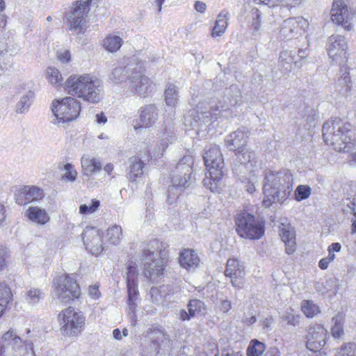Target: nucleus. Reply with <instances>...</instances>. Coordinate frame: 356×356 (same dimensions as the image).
<instances>
[{
    "label": "nucleus",
    "mask_w": 356,
    "mask_h": 356,
    "mask_svg": "<svg viewBox=\"0 0 356 356\" xmlns=\"http://www.w3.org/2000/svg\"><path fill=\"white\" fill-rule=\"evenodd\" d=\"M322 134L324 142L337 152H350L355 147V134L350 124L340 118L325 122Z\"/></svg>",
    "instance_id": "nucleus-1"
},
{
    "label": "nucleus",
    "mask_w": 356,
    "mask_h": 356,
    "mask_svg": "<svg viewBox=\"0 0 356 356\" xmlns=\"http://www.w3.org/2000/svg\"><path fill=\"white\" fill-rule=\"evenodd\" d=\"M69 94L77 96L91 103L101 99L103 90L102 81L96 76L89 74L71 75L65 82Z\"/></svg>",
    "instance_id": "nucleus-2"
},
{
    "label": "nucleus",
    "mask_w": 356,
    "mask_h": 356,
    "mask_svg": "<svg viewBox=\"0 0 356 356\" xmlns=\"http://www.w3.org/2000/svg\"><path fill=\"white\" fill-rule=\"evenodd\" d=\"M22 339L16 331L10 329L0 337V356H36L34 349L33 335L29 336L30 329Z\"/></svg>",
    "instance_id": "nucleus-3"
},
{
    "label": "nucleus",
    "mask_w": 356,
    "mask_h": 356,
    "mask_svg": "<svg viewBox=\"0 0 356 356\" xmlns=\"http://www.w3.org/2000/svg\"><path fill=\"white\" fill-rule=\"evenodd\" d=\"M241 93L236 86H232L227 91L223 102H219L214 108L213 106L200 103L196 110L193 111L192 115L195 122L198 124H205L216 119L218 111L229 110L231 107L240 104L241 102Z\"/></svg>",
    "instance_id": "nucleus-4"
},
{
    "label": "nucleus",
    "mask_w": 356,
    "mask_h": 356,
    "mask_svg": "<svg viewBox=\"0 0 356 356\" xmlns=\"http://www.w3.org/2000/svg\"><path fill=\"white\" fill-rule=\"evenodd\" d=\"M203 159L208 172L205 174L202 183L211 192H219L223 167V158L219 147L211 145L205 150Z\"/></svg>",
    "instance_id": "nucleus-5"
},
{
    "label": "nucleus",
    "mask_w": 356,
    "mask_h": 356,
    "mask_svg": "<svg viewBox=\"0 0 356 356\" xmlns=\"http://www.w3.org/2000/svg\"><path fill=\"white\" fill-rule=\"evenodd\" d=\"M193 164V157L184 156L172 171L171 185L169 186L167 197L169 204L175 203L182 189L189 186Z\"/></svg>",
    "instance_id": "nucleus-6"
},
{
    "label": "nucleus",
    "mask_w": 356,
    "mask_h": 356,
    "mask_svg": "<svg viewBox=\"0 0 356 356\" xmlns=\"http://www.w3.org/2000/svg\"><path fill=\"white\" fill-rule=\"evenodd\" d=\"M60 330L68 337H76L83 330L86 318L83 314L72 307L62 310L58 315Z\"/></svg>",
    "instance_id": "nucleus-7"
},
{
    "label": "nucleus",
    "mask_w": 356,
    "mask_h": 356,
    "mask_svg": "<svg viewBox=\"0 0 356 356\" xmlns=\"http://www.w3.org/2000/svg\"><path fill=\"white\" fill-rule=\"evenodd\" d=\"M51 111L55 117L54 124L65 123L77 118L81 111L80 102L71 97L52 102Z\"/></svg>",
    "instance_id": "nucleus-8"
},
{
    "label": "nucleus",
    "mask_w": 356,
    "mask_h": 356,
    "mask_svg": "<svg viewBox=\"0 0 356 356\" xmlns=\"http://www.w3.org/2000/svg\"><path fill=\"white\" fill-rule=\"evenodd\" d=\"M92 0H79L73 3L66 13V24L69 31L79 34L83 32L86 17L90 11Z\"/></svg>",
    "instance_id": "nucleus-9"
},
{
    "label": "nucleus",
    "mask_w": 356,
    "mask_h": 356,
    "mask_svg": "<svg viewBox=\"0 0 356 356\" xmlns=\"http://www.w3.org/2000/svg\"><path fill=\"white\" fill-rule=\"evenodd\" d=\"M236 225V232L242 238L259 239L264 234L263 222L256 219L254 216L248 213L238 214Z\"/></svg>",
    "instance_id": "nucleus-10"
},
{
    "label": "nucleus",
    "mask_w": 356,
    "mask_h": 356,
    "mask_svg": "<svg viewBox=\"0 0 356 356\" xmlns=\"http://www.w3.org/2000/svg\"><path fill=\"white\" fill-rule=\"evenodd\" d=\"M54 298L60 302L67 303L78 298L81 289L76 282L68 275H63L54 280Z\"/></svg>",
    "instance_id": "nucleus-11"
},
{
    "label": "nucleus",
    "mask_w": 356,
    "mask_h": 356,
    "mask_svg": "<svg viewBox=\"0 0 356 356\" xmlns=\"http://www.w3.org/2000/svg\"><path fill=\"white\" fill-rule=\"evenodd\" d=\"M264 180V199L263 204L266 207H269L273 202H278L280 200L281 182L280 179V172H274L270 170L267 171Z\"/></svg>",
    "instance_id": "nucleus-12"
},
{
    "label": "nucleus",
    "mask_w": 356,
    "mask_h": 356,
    "mask_svg": "<svg viewBox=\"0 0 356 356\" xmlns=\"http://www.w3.org/2000/svg\"><path fill=\"white\" fill-rule=\"evenodd\" d=\"M348 42L341 35H332L327 39L326 49L332 62L341 64L347 59Z\"/></svg>",
    "instance_id": "nucleus-13"
},
{
    "label": "nucleus",
    "mask_w": 356,
    "mask_h": 356,
    "mask_svg": "<svg viewBox=\"0 0 356 356\" xmlns=\"http://www.w3.org/2000/svg\"><path fill=\"white\" fill-rule=\"evenodd\" d=\"M144 275L154 281L163 275L164 270V261L161 257H156L155 253L149 250H145L142 253Z\"/></svg>",
    "instance_id": "nucleus-14"
},
{
    "label": "nucleus",
    "mask_w": 356,
    "mask_h": 356,
    "mask_svg": "<svg viewBox=\"0 0 356 356\" xmlns=\"http://www.w3.org/2000/svg\"><path fill=\"white\" fill-rule=\"evenodd\" d=\"M330 15L334 23L341 26L346 31L353 29L351 20L353 15L343 0H334Z\"/></svg>",
    "instance_id": "nucleus-15"
},
{
    "label": "nucleus",
    "mask_w": 356,
    "mask_h": 356,
    "mask_svg": "<svg viewBox=\"0 0 356 356\" xmlns=\"http://www.w3.org/2000/svg\"><path fill=\"white\" fill-rule=\"evenodd\" d=\"M103 233L94 227H87L82 232L86 248L92 254L98 255L104 250Z\"/></svg>",
    "instance_id": "nucleus-16"
},
{
    "label": "nucleus",
    "mask_w": 356,
    "mask_h": 356,
    "mask_svg": "<svg viewBox=\"0 0 356 356\" xmlns=\"http://www.w3.org/2000/svg\"><path fill=\"white\" fill-rule=\"evenodd\" d=\"M225 275L231 279L234 287L241 289L244 284L245 275L243 264L236 258H230L227 261Z\"/></svg>",
    "instance_id": "nucleus-17"
},
{
    "label": "nucleus",
    "mask_w": 356,
    "mask_h": 356,
    "mask_svg": "<svg viewBox=\"0 0 356 356\" xmlns=\"http://www.w3.org/2000/svg\"><path fill=\"white\" fill-rule=\"evenodd\" d=\"M143 67L139 69H131V72L129 74V87L138 95H145L149 90L152 82L146 76L143 74Z\"/></svg>",
    "instance_id": "nucleus-18"
},
{
    "label": "nucleus",
    "mask_w": 356,
    "mask_h": 356,
    "mask_svg": "<svg viewBox=\"0 0 356 356\" xmlns=\"http://www.w3.org/2000/svg\"><path fill=\"white\" fill-rule=\"evenodd\" d=\"M44 197L42 189L35 186H24L17 190L15 193L16 202L19 205H24L37 202Z\"/></svg>",
    "instance_id": "nucleus-19"
},
{
    "label": "nucleus",
    "mask_w": 356,
    "mask_h": 356,
    "mask_svg": "<svg viewBox=\"0 0 356 356\" xmlns=\"http://www.w3.org/2000/svg\"><path fill=\"white\" fill-rule=\"evenodd\" d=\"M139 114L140 123L134 124L135 129L152 127L159 118V110L152 104L142 106L139 110Z\"/></svg>",
    "instance_id": "nucleus-20"
},
{
    "label": "nucleus",
    "mask_w": 356,
    "mask_h": 356,
    "mask_svg": "<svg viewBox=\"0 0 356 356\" xmlns=\"http://www.w3.org/2000/svg\"><path fill=\"white\" fill-rule=\"evenodd\" d=\"M236 161L241 163L249 173L259 172V168L257 165V160L256 154L254 152L249 149H243L236 153Z\"/></svg>",
    "instance_id": "nucleus-21"
},
{
    "label": "nucleus",
    "mask_w": 356,
    "mask_h": 356,
    "mask_svg": "<svg viewBox=\"0 0 356 356\" xmlns=\"http://www.w3.org/2000/svg\"><path fill=\"white\" fill-rule=\"evenodd\" d=\"M248 138L245 131L239 129L227 136L225 143L229 150L238 152L246 145Z\"/></svg>",
    "instance_id": "nucleus-22"
},
{
    "label": "nucleus",
    "mask_w": 356,
    "mask_h": 356,
    "mask_svg": "<svg viewBox=\"0 0 356 356\" xmlns=\"http://www.w3.org/2000/svg\"><path fill=\"white\" fill-rule=\"evenodd\" d=\"M279 228V234L285 244L286 252L288 254L293 253L296 250V238L293 228L289 223H282Z\"/></svg>",
    "instance_id": "nucleus-23"
},
{
    "label": "nucleus",
    "mask_w": 356,
    "mask_h": 356,
    "mask_svg": "<svg viewBox=\"0 0 356 356\" xmlns=\"http://www.w3.org/2000/svg\"><path fill=\"white\" fill-rule=\"evenodd\" d=\"M25 216L29 220L40 225H44L50 220L47 211L39 207H29L25 211Z\"/></svg>",
    "instance_id": "nucleus-24"
},
{
    "label": "nucleus",
    "mask_w": 356,
    "mask_h": 356,
    "mask_svg": "<svg viewBox=\"0 0 356 356\" xmlns=\"http://www.w3.org/2000/svg\"><path fill=\"white\" fill-rule=\"evenodd\" d=\"M176 139V137L174 134V128L172 127H169L168 128H165V130L162 132L160 140V146L159 147V150L154 149L152 152H150V156L152 159L161 157L163 152L167 149L169 144L172 143Z\"/></svg>",
    "instance_id": "nucleus-25"
},
{
    "label": "nucleus",
    "mask_w": 356,
    "mask_h": 356,
    "mask_svg": "<svg viewBox=\"0 0 356 356\" xmlns=\"http://www.w3.org/2000/svg\"><path fill=\"white\" fill-rule=\"evenodd\" d=\"M129 168L127 176L129 181L136 182L138 179L142 177L144 172L145 163L138 156H132L129 159Z\"/></svg>",
    "instance_id": "nucleus-26"
},
{
    "label": "nucleus",
    "mask_w": 356,
    "mask_h": 356,
    "mask_svg": "<svg viewBox=\"0 0 356 356\" xmlns=\"http://www.w3.org/2000/svg\"><path fill=\"white\" fill-rule=\"evenodd\" d=\"M180 265L188 270H194L200 264V258L194 250H184L179 256Z\"/></svg>",
    "instance_id": "nucleus-27"
},
{
    "label": "nucleus",
    "mask_w": 356,
    "mask_h": 356,
    "mask_svg": "<svg viewBox=\"0 0 356 356\" xmlns=\"http://www.w3.org/2000/svg\"><path fill=\"white\" fill-rule=\"evenodd\" d=\"M298 29V23L296 19H287L281 25L279 37L282 40H290L296 35Z\"/></svg>",
    "instance_id": "nucleus-28"
},
{
    "label": "nucleus",
    "mask_w": 356,
    "mask_h": 356,
    "mask_svg": "<svg viewBox=\"0 0 356 356\" xmlns=\"http://www.w3.org/2000/svg\"><path fill=\"white\" fill-rule=\"evenodd\" d=\"M229 19V13L226 10H222L217 16L214 26L211 31V36L217 38L222 35L228 26Z\"/></svg>",
    "instance_id": "nucleus-29"
},
{
    "label": "nucleus",
    "mask_w": 356,
    "mask_h": 356,
    "mask_svg": "<svg viewBox=\"0 0 356 356\" xmlns=\"http://www.w3.org/2000/svg\"><path fill=\"white\" fill-rule=\"evenodd\" d=\"M327 331L321 325L317 324L313 327V353L318 351L325 343Z\"/></svg>",
    "instance_id": "nucleus-30"
},
{
    "label": "nucleus",
    "mask_w": 356,
    "mask_h": 356,
    "mask_svg": "<svg viewBox=\"0 0 356 356\" xmlns=\"http://www.w3.org/2000/svg\"><path fill=\"white\" fill-rule=\"evenodd\" d=\"M128 293V309L131 318H136V308L137 307V300H138V283L127 284Z\"/></svg>",
    "instance_id": "nucleus-31"
},
{
    "label": "nucleus",
    "mask_w": 356,
    "mask_h": 356,
    "mask_svg": "<svg viewBox=\"0 0 356 356\" xmlns=\"http://www.w3.org/2000/svg\"><path fill=\"white\" fill-rule=\"evenodd\" d=\"M81 167L86 175H91L101 169L100 161L95 158H90L88 155H83L81 160Z\"/></svg>",
    "instance_id": "nucleus-32"
},
{
    "label": "nucleus",
    "mask_w": 356,
    "mask_h": 356,
    "mask_svg": "<svg viewBox=\"0 0 356 356\" xmlns=\"http://www.w3.org/2000/svg\"><path fill=\"white\" fill-rule=\"evenodd\" d=\"M122 43V39L120 35L109 34L103 40L102 45L107 51L115 53L120 49Z\"/></svg>",
    "instance_id": "nucleus-33"
},
{
    "label": "nucleus",
    "mask_w": 356,
    "mask_h": 356,
    "mask_svg": "<svg viewBox=\"0 0 356 356\" xmlns=\"http://www.w3.org/2000/svg\"><path fill=\"white\" fill-rule=\"evenodd\" d=\"M106 241L111 245H118L123 239L122 227L118 225H113L106 229Z\"/></svg>",
    "instance_id": "nucleus-34"
},
{
    "label": "nucleus",
    "mask_w": 356,
    "mask_h": 356,
    "mask_svg": "<svg viewBox=\"0 0 356 356\" xmlns=\"http://www.w3.org/2000/svg\"><path fill=\"white\" fill-rule=\"evenodd\" d=\"M164 99L166 106L175 108L179 101V90L176 86L168 83L164 91Z\"/></svg>",
    "instance_id": "nucleus-35"
},
{
    "label": "nucleus",
    "mask_w": 356,
    "mask_h": 356,
    "mask_svg": "<svg viewBox=\"0 0 356 356\" xmlns=\"http://www.w3.org/2000/svg\"><path fill=\"white\" fill-rule=\"evenodd\" d=\"M280 179L281 182V191L284 195H289L291 191L293 184V175L289 170L280 171Z\"/></svg>",
    "instance_id": "nucleus-36"
},
{
    "label": "nucleus",
    "mask_w": 356,
    "mask_h": 356,
    "mask_svg": "<svg viewBox=\"0 0 356 356\" xmlns=\"http://www.w3.org/2000/svg\"><path fill=\"white\" fill-rule=\"evenodd\" d=\"M34 98V92L31 90H28L19 99V102L15 106V111L17 113L22 114L26 113Z\"/></svg>",
    "instance_id": "nucleus-37"
},
{
    "label": "nucleus",
    "mask_w": 356,
    "mask_h": 356,
    "mask_svg": "<svg viewBox=\"0 0 356 356\" xmlns=\"http://www.w3.org/2000/svg\"><path fill=\"white\" fill-rule=\"evenodd\" d=\"M188 309L191 313V316L194 317L204 316L207 314V307L205 304L197 299L191 300L188 305Z\"/></svg>",
    "instance_id": "nucleus-38"
},
{
    "label": "nucleus",
    "mask_w": 356,
    "mask_h": 356,
    "mask_svg": "<svg viewBox=\"0 0 356 356\" xmlns=\"http://www.w3.org/2000/svg\"><path fill=\"white\" fill-rule=\"evenodd\" d=\"M132 68L127 69L126 67L118 66L115 67L111 74H109V80L115 83L119 84L129 79V75H127L129 70L131 72Z\"/></svg>",
    "instance_id": "nucleus-39"
},
{
    "label": "nucleus",
    "mask_w": 356,
    "mask_h": 356,
    "mask_svg": "<svg viewBox=\"0 0 356 356\" xmlns=\"http://www.w3.org/2000/svg\"><path fill=\"white\" fill-rule=\"evenodd\" d=\"M46 78L49 83L55 87L63 85V78L60 72L54 67H48L45 72Z\"/></svg>",
    "instance_id": "nucleus-40"
},
{
    "label": "nucleus",
    "mask_w": 356,
    "mask_h": 356,
    "mask_svg": "<svg viewBox=\"0 0 356 356\" xmlns=\"http://www.w3.org/2000/svg\"><path fill=\"white\" fill-rule=\"evenodd\" d=\"M13 299L10 288L5 282H0V304L5 308Z\"/></svg>",
    "instance_id": "nucleus-41"
},
{
    "label": "nucleus",
    "mask_w": 356,
    "mask_h": 356,
    "mask_svg": "<svg viewBox=\"0 0 356 356\" xmlns=\"http://www.w3.org/2000/svg\"><path fill=\"white\" fill-rule=\"evenodd\" d=\"M266 350V346L264 343L257 339L252 340L248 348V356H261Z\"/></svg>",
    "instance_id": "nucleus-42"
},
{
    "label": "nucleus",
    "mask_w": 356,
    "mask_h": 356,
    "mask_svg": "<svg viewBox=\"0 0 356 356\" xmlns=\"http://www.w3.org/2000/svg\"><path fill=\"white\" fill-rule=\"evenodd\" d=\"M249 177L242 176L240 179L244 183L246 191L252 194L256 191L255 184L258 182L259 172L249 173Z\"/></svg>",
    "instance_id": "nucleus-43"
},
{
    "label": "nucleus",
    "mask_w": 356,
    "mask_h": 356,
    "mask_svg": "<svg viewBox=\"0 0 356 356\" xmlns=\"http://www.w3.org/2000/svg\"><path fill=\"white\" fill-rule=\"evenodd\" d=\"M152 339L153 343L157 344L160 348L162 347H165L170 343V339L168 335L161 330L154 331Z\"/></svg>",
    "instance_id": "nucleus-44"
},
{
    "label": "nucleus",
    "mask_w": 356,
    "mask_h": 356,
    "mask_svg": "<svg viewBox=\"0 0 356 356\" xmlns=\"http://www.w3.org/2000/svg\"><path fill=\"white\" fill-rule=\"evenodd\" d=\"M43 298V293L39 289L31 288L26 293V300L31 305L39 302Z\"/></svg>",
    "instance_id": "nucleus-45"
},
{
    "label": "nucleus",
    "mask_w": 356,
    "mask_h": 356,
    "mask_svg": "<svg viewBox=\"0 0 356 356\" xmlns=\"http://www.w3.org/2000/svg\"><path fill=\"white\" fill-rule=\"evenodd\" d=\"M100 202L97 200H92L88 204H83L79 207V213L81 214H92L99 209Z\"/></svg>",
    "instance_id": "nucleus-46"
},
{
    "label": "nucleus",
    "mask_w": 356,
    "mask_h": 356,
    "mask_svg": "<svg viewBox=\"0 0 356 356\" xmlns=\"http://www.w3.org/2000/svg\"><path fill=\"white\" fill-rule=\"evenodd\" d=\"M138 272L137 266L135 263L131 262L127 266V284H136L138 283Z\"/></svg>",
    "instance_id": "nucleus-47"
},
{
    "label": "nucleus",
    "mask_w": 356,
    "mask_h": 356,
    "mask_svg": "<svg viewBox=\"0 0 356 356\" xmlns=\"http://www.w3.org/2000/svg\"><path fill=\"white\" fill-rule=\"evenodd\" d=\"M334 325L332 327V334L334 338H339L343 334V317L337 316L332 319Z\"/></svg>",
    "instance_id": "nucleus-48"
},
{
    "label": "nucleus",
    "mask_w": 356,
    "mask_h": 356,
    "mask_svg": "<svg viewBox=\"0 0 356 356\" xmlns=\"http://www.w3.org/2000/svg\"><path fill=\"white\" fill-rule=\"evenodd\" d=\"M65 172L62 175V179L70 182H73L77 177V172L71 163H66L63 167Z\"/></svg>",
    "instance_id": "nucleus-49"
},
{
    "label": "nucleus",
    "mask_w": 356,
    "mask_h": 356,
    "mask_svg": "<svg viewBox=\"0 0 356 356\" xmlns=\"http://www.w3.org/2000/svg\"><path fill=\"white\" fill-rule=\"evenodd\" d=\"M311 194V188L307 185H299L295 191V199L300 202L307 198Z\"/></svg>",
    "instance_id": "nucleus-50"
},
{
    "label": "nucleus",
    "mask_w": 356,
    "mask_h": 356,
    "mask_svg": "<svg viewBox=\"0 0 356 356\" xmlns=\"http://www.w3.org/2000/svg\"><path fill=\"white\" fill-rule=\"evenodd\" d=\"M280 61L283 63V67H285V64L289 65L292 63L295 65L298 64V61H294V57L292 55V52L288 50L282 51L280 53ZM289 69H291V66H289Z\"/></svg>",
    "instance_id": "nucleus-51"
},
{
    "label": "nucleus",
    "mask_w": 356,
    "mask_h": 356,
    "mask_svg": "<svg viewBox=\"0 0 356 356\" xmlns=\"http://www.w3.org/2000/svg\"><path fill=\"white\" fill-rule=\"evenodd\" d=\"M282 318L287 321V323L291 325H296L299 321V316L293 314V310L290 308L287 310Z\"/></svg>",
    "instance_id": "nucleus-52"
},
{
    "label": "nucleus",
    "mask_w": 356,
    "mask_h": 356,
    "mask_svg": "<svg viewBox=\"0 0 356 356\" xmlns=\"http://www.w3.org/2000/svg\"><path fill=\"white\" fill-rule=\"evenodd\" d=\"M9 257L8 249L0 245V271H2L7 265V258Z\"/></svg>",
    "instance_id": "nucleus-53"
},
{
    "label": "nucleus",
    "mask_w": 356,
    "mask_h": 356,
    "mask_svg": "<svg viewBox=\"0 0 356 356\" xmlns=\"http://www.w3.org/2000/svg\"><path fill=\"white\" fill-rule=\"evenodd\" d=\"M353 350V343H348L342 347L340 350L337 352L335 356H355L354 355Z\"/></svg>",
    "instance_id": "nucleus-54"
},
{
    "label": "nucleus",
    "mask_w": 356,
    "mask_h": 356,
    "mask_svg": "<svg viewBox=\"0 0 356 356\" xmlns=\"http://www.w3.org/2000/svg\"><path fill=\"white\" fill-rule=\"evenodd\" d=\"M334 259H335V254L334 253H330L328 254V256L327 257L323 258L320 260V261L318 263V266L322 270H325L327 268L330 263L332 262V261H334Z\"/></svg>",
    "instance_id": "nucleus-55"
},
{
    "label": "nucleus",
    "mask_w": 356,
    "mask_h": 356,
    "mask_svg": "<svg viewBox=\"0 0 356 356\" xmlns=\"http://www.w3.org/2000/svg\"><path fill=\"white\" fill-rule=\"evenodd\" d=\"M260 323L263 329L266 330H271L274 323V318L271 316H267L261 319Z\"/></svg>",
    "instance_id": "nucleus-56"
},
{
    "label": "nucleus",
    "mask_w": 356,
    "mask_h": 356,
    "mask_svg": "<svg viewBox=\"0 0 356 356\" xmlns=\"http://www.w3.org/2000/svg\"><path fill=\"white\" fill-rule=\"evenodd\" d=\"M232 309V303L229 300H221L218 305V309L222 312L227 313Z\"/></svg>",
    "instance_id": "nucleus-57"
},
{
    "label": "nucleus",
    "mask_w": 356,
    "mask_h": 356,
    "mask_svg": "<svg viewBox=\"0 0 356 356\" xmlns=\"http://www.w3.org/2000/svg\"><path fill=\"white\" fill-rule=\"evenodd\" d=\"M301 309L307 317H312V304L309 300L302 302Z\"/></svg>",
    "instance_id": "nucleus-58"
},
{
    "label": "nucleus",
    "mask_w": 356,
    "mask_h": 356,
    "mask_svg": "<svg viewBox=\"0 0 356 356\" xmlns=\"http://www.w3.org/2000/svg\"><path fill=\"white\" fill-rule=\"evenodd\" d=\"M88 295L92 299H98L100 296L99 287L97 286H90L88 287Z\"/></svg>",
    "instance_id": "nucleus-59"
},
{
    "label": "nucleus",
    "mask_w": 356,
    "mask_h": 356,
    "mask_svg": "<svg viewBox=\"0 0 356 356\" xmlns=\"http://www.w3.org/2000/svg\"><path fill=\"white\" fill-rule=\"evenodd\" d=\"M254 15L255 16V18H254L252 26L255 31H258L261 26V13L257 9L254 12Z\"/></svg>",
    "instance_id": "nucleus-60"
},
{
    "label": "nucleus",
    "mask_w": 356,
    "mask_h": 356,
    "mask_svg": "<svg viewBox=\"0 0 356 356\" xmlns=\"http://www.w3.org/2000/svg\"><path fill=\"white\" fill-rule=\"evenodd\" d=\"M207 8V4L201 1H195L194 4L195 10L200 13H204L206 11Z\"/></svg>",
    "instance_id": "nucleus-61"
},
{
    "label": "nucleus",
    "mask_w": 356,
    "mask_h": 356,
    "mask_svg": "<svg viewBox=\"0 0 356 356\" xmlns=\"http://www.w3.org/2000/svg\"><path fill=\"white\" fill-rule=\"evenodd\" d=\"M71 56L69 51H65L58 54V59L63 63L70 60Z\"/></svg>",
    "instance_id": "nucleus-62"
},
{
    "label": "nucleus",
    "mask_w": 356,
    "mask_h": 356,
    "mask_svg": "<svg viewBox=\"0 0 356 356\" xmlns=\"http://www.w3.org/2000/svg\"><path fill=\"white\" fill-rule=\"evenodd\" d=\"M347 163L353 168H356V151L348 156Z\"/></svg>",
    "instance_id": "nucleus-63"
},
{
    "label": "nucleus",
    "mask_w": 356,
    "mask_h": 356,
    "mask_svg": "<svg viewBox=\"0 0 356 356\" xmlns=\"http://www.w3.org/2000/svg\"><path fill=\"white\" fill-rule=\"evenodd\" d=\"M192 318H193V317L192 316H191V313H190L189 311H188V312H187L184 309L180 310V312H179V318L180 320H181V321H189Z\"/></svg>",
    "instance_id": "nucleus-64"
}]
</instances>
